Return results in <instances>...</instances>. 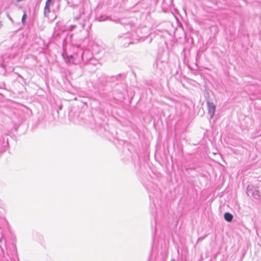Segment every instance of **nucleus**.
I'll list each match as a JSON object with an SVG mask.
<instances>
[{"instance_id": "nucleus-1", "label": "nucleus", "mask_w": 261, "mask_h": 261, "mask_svg": "<svg viewBox=\"0 0 261 261\" xmlns=\"http://www.w3.org/2000/svg\"><path fill=\"white\" fill-rule=\"evenodd\" d=\"M207 104L208 107V114L210 115L211 118H212L215 115L216 111V106L213 102L210 101H208L207 102Z\"/></svg>"}, {"instance_id": "nucleus-2", "label": "nucleus", "mask_w": 261, "mask_h": 261, "mask_svg": "<svg viewBox=\"0 0 261 261\" xmlns=\"http://www.w3.org/2000/svg\"><path fill=\"white\" fill-rule=\"evenodd\" d=\"M50 12V8L48 7L45 6L43 11L44 16L46 17H48L49 14Z\"/></svg>"}, {"instance_id": "nucleus-3", "label": "nucleus", "mask_w": 261, "mask_h": 261, "mask_svg": "<svg viewBox=\"0 0 261 261\" xmlns=\"http://www.w3.org/2000/svg\"><path fill=\"white\" fill-rule=\"evenodd\" d=\"M232 218H233V216L231 214V213H225L224 218L227 221H228V222L231 221Z\"/></svg>"}, {"instance_id": "nucleus-4", "label": "nucleus", "mask_w": 261, "mask_h": 261, "mask_svg": "<svg viewBox=\"0 0 261 261\" xmlns=\"http://www.w3.org/2000/svg\"><path fill=\"white\" fill-rule=\"evenodd\" d=\"M53 2L50 0H47L45 3V6L48 7V8H50V6L53 5Z\"/></svg>"}, {"instance_id": "nucleus-5", "label": "nucleus", "mask_w": 261, "mask_h": 261, "mask_svg": "<svg viewBox=\"0 0 261 261\" xmlns=\"http://www.w3.org/2000/svg\"><path fill=\"white\" fill-rule=\"evenodd\" d=\"M26 18H27V15H26V14L24 13L23 14V16H22V23H23V24L24 23V22H25V20Z\"/></svg>"}, {"instance_id": "nucleus-6", "label": "nucleus", "mask_w": 261, "mask_h": 261, "mask_svg": "<svg viewBox=\"0 0 261 261\" xmlns=\"http://www.w3.org/2000/svg\"><path fill=\"white\" fill-rule=\"evenodd\" d=\"M2 27V22L0 21V28Z\"/></svg>"}, {"instance_id": "nucleus-7", "label": "nucleus", "mask_w": 261, "mask_h": 261, "mask_svg": "<svg viewBox=\"0 0 261 261\" xmlns=\"http://www.w3.org/2000/svg\"><path fill=\"white\" fill-rule=\"evenodd\" d=\"M74 27H75V26L71 25V29H71V30H72V29L73 28H74Z\"/></svg>"}, {"instance_id": "nucleus-8", "label": "nucleus", "mask_w": 261, "mask_h": 261, "mask_svg": "<svg viewBox=\"0 0 261 261\" xmlns=\"http://www.w3.org/2000/svg\"><path fill=\"white\" fill-rule=\"evenodd\" d=\"M9 19H10V20H11V21H13L11 17H9Z\"/></svg>"}, {"instance_id": "nucleus-9", "label": "nucleus", "mask_w": 261, "mask_h": 261, "mask_svg": "<svg viewBox=\"0 0 261 261\" xmlns=\"http://www.w3.org/2000/svg\"><path fill=\"white\" fill-rule=\"evenodd\" d=\"M171 261H174V260H172Z\"/></svg>"}]
</instances>
